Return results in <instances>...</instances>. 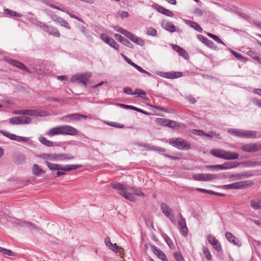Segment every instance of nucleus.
<instances>
[{"label": "nucleus", "mask_w": 261, "mask_h": 261, "mask_svg": "<svg viewBox=\"0 0 261 261\" xmlns=\"http://www.w3.org/2000/svg\"><path fill=\"white\" fill-rule=\"evenodd\" d=\"M241 149L246 152H257L261 150V144L259 142L247 143L242 145Z\"/></svg>", "instance_id": "0eeeda50"}, {"label": "nucleus", "mask_w": 261, "mask_h": 261, "mask_svg": "<svg viewBox=\"0 0 261 261\" xmlns=\"http://www.w3.org/2000/svg\"><path fill=\"white\" fill-rule=\"evenodd\" d=\"M74 159L72 155L68 154H57V160H69Z\"/></svg>", "instance_id": "e433bc0d"}, {"label": "nucleus", "mask_w": 261, "mask_h": 261, "mask_svg": "<svg viewBox=\"0 0 261 261\" xmlns=\"http://www.w3.org/2000/svg\"><path fill=\"white\" fill-rule=\"evenodd\" d=\"M230 134L245 139L261 138V133L254 130L230 128L227 130Z\"/></svg>", "instance_id": "f257e3e1"}, {"label": "nucleus", "mask_w": 261, "mask_h": 261, "mask_svg": "<svg viewBox=\"0 0 261 261\" xmlns=\"http://www.w3.org/2000/svg\"><path fill=\"white\" fill-rule=\"evenodd\" d=\"M40 156L45 160H49L51 161L57 160V154L43 153L41 154Z\"/></svg>", "instance_id": "58836bf2"}, {"label": "nucleus", "mask_w": 261, "mask_h": 261, "mask_svg": "<svg viewBox=\"0 0 261 261\" xmlns=\"http://www.w3.org/2000/svg\"><path fill=\"white\" fill-rule=\"evenodd\" d=\"M162 76L165 78L174 79L178 78L182 76L183 73L181 72H164L163 73Z\"/></svg>", "instance_id": "412c9836"}, {"label": "nucleus", "mask_w": 261, "mask_h": 261, "mask_svg": "<svg viewBox=\"0 0 261 261\" xmlns=\"http://www.w3.org/2000/svg\"><path fill=\"white\" fill-rule=\"evenodd\" d=\"M100 38L106 43L109 45L111 47L114 48L117 50L119 49V45L112 38L109 37L105 33H102L100 35Z\"/></svg>", "instance_id": "1a4fd4ad"}, {"label": "nucleus", "mask_w": 261, "mask_h": 261, "mask_svg": "<svg viewBox=\"0 0 261 261\" xmlns=\"http://www.w3.org/2000/svg\"><path fill=\"white\" fill-rule=\"evenodd\" d=\"M126 37L136 44L141 46H143L145 45V41L141 38L136 36L130 32L128 33Z\"/></svg>", "instance_id": "a211bd4d"}, {"label": "nucleus", "mask_w": 261, "mask_h": 261, "mask_svg": "<svg viewBox=\"0 0 261 261\" xmlns=\"http://www.w3.org/2000/svg\"><path fill=\"white\" fill-rule=\"evenodd\" d=\"M149 246L152 249V252L161 260L163 261H168V259L165 254L160 249L155 246L149 244Z\"/></svg>", "instance_id": "2eb2a0df"}, {"label": "nucleus", "mask_w": 261, "mask_h": 261, "mask_svg": "<svg viewBox=\"0 0 261 261\" xmlns=\"http://www.w3.org/2000/svg\"><path fill=\"white\" fill-rule=\"evenodd\" d=\"M123 92L130 95H133L134 92L131 88L127 87L123 89Z\"/></svg>", "instance_id": "680f3d73"}, {"label": "nucleus", "mask_w": 261, "mask_h": 261, "mask_svg": "<svg viewBox=\"0 0 261 261\" xmlns=\"http://www.w3.org/2000/svg\"><path fill=\"white\" fill-rule=\"evenodd\" d=\"M217 175L210 173H199L193 175V179L198 181H211L217 178Z\"/></svg>", "instance_id": "6e6552de"}, {"label": "nucleus", "mask_w": 261, "mask_h": 261, "mask_svg": "<svg viewBox=\"0 0 261 261\" xmlns=\"http://www.w3.org/2000/svg\"><path fill=\"white\" fill-rule=\"evenodd\" d=\"M197 38L200 42L210 48H213L214 46V44L212 41L202 35H197Z\"/></svg>", "instance_id": "5701e85b"}, {"label": "nucleus", "mask_w": 261, "mask_h": 261, "mask_svg": "<svg viewBox=\"0 0 261 261\" xmlns=\"http://www.w3.org/2000/svg\"><path fill=\"white\" fill-rule=\"evenodd\" d=\"M0 133L1 134L3 135L4 136H5V137L8 138L10 140L17 141V138H18V136L17 135H16L13 134H11L6 130H2V129L0 130Z\"/></svg>", "instance_id": "72a5a7b5"}, {"label": "nucleus", "mask_w": 261, "mask_h": 261, "mask_svg": "<svg viewBox=\"0 0 261 261\" xmlns=\"http://www.w3.org/2000/svg\"><path fill=\"white\" fill-rule=\"evenodd\" d=\"M225 237L227 240L233 245L238 247H240L242 245L241 241L239 239L236 238L231 232L228 231L226 232L225 233Z\"/></svg>", "instance_id": "f8f14e48"}, {"label": "nucleus", "mask_w": 261, "mask_h": 261, "mask_svg": "<svg viewBox=\"0 0 261 261\" xmlns=\"http://www.w3.org/2000/svg\"><path fill=\"white\" fill-rule=\"evenodd\" d=\"M206 168L209 169L221 170L220 165H207L206 166Z\"/></svg>", "instance_id": "e2e57ef3"}, {"label": "nucleus", "mask_w": 261, "mask_h": 261, "mask_svg": "<svg viewBox=\"0 0 261 261\" xmlns=\"http://www.w3.org/2000/svg\"><path fill=\"white\" fill-rule=\"evenodd\" d=\"M162 26L166 30L171 33H173L175 32H181L180 29H177L176 27L171 22L168 21L167 20H163L162 22Z\"/></svg>", "instance_id": "9b49d317"}, {"label": "nucleus", "mask_w": 261, "mask_h": 261, "mask_svg": "<svg viewBox=\"0 0 261 261\" xmlns=\"http://www.w3.org/2000/svg\"><path fill=\"white\" fill-rule=\"evenodd\" d=\"M246 54L261 64V54L254 50H249L246 53Z\"/></svg>", "instance_id": "393cba45"}, {"label": "nucleus", "mask_w": 261, "mask_h": 261, "mask_svg": "<svg viewBox=\"0 0 261 261\" xmlns=\"http://www.w3.org/2000/svg\"><path fill=\"white\" fill-rule=\"evenodd\" d=\"M169 143L175 148L181 150H188L191 149L190 142L181 138H172L169 139Z\"/></svg>", "instance_id": "f03ea898"}, {"label": "nucleus", "mask_w": 261, "mask_h": 261, "mask_svg": "<svg viewBox=\"0 0 261 261\" xmlns=\"http://www.w3.org/2000/svg\"><path fill=\"white\" fill-rule=\"evenodd\" d=\"M253 181L251 180H243L236 182L228 185L222 186V188L225 190L243 189L253 185Z\"/></svg>", "instance_id": "39448f33"}, {"label": "nucleus", "mask_w": 261, "mask_h": 261, "mask_svg": "<svg viewBox=\"0 0 261 261\" xmlns=\"http://www.w3.org/2000/svg\"><path fill=\"white\" fill-rule=\"evenodd\" d=\"M45 163L50 170L69 171L75 170L82 167L81 165H67L63 166L61 164H54L47 161H46Z\"/></svg>", "instance_id": "20e7f679"}, {"label": "nucleus", "mask_w": 261, "mask_h": 261, "mask_svg": "<svg viewBox=\"0 0 261 261\" xmlns=\"http://www.w3.org/2000/svg\"><path fill=\"white\" fill-rule=\"evenodd\" d=\"M128 189L132 190L134 192V194L139 196H145V194L141 191L140 189H138L135 187H128Z\"/></svg>", "instance_id": "49530a36"}, {"label": "nucleus", "mask_w": 261, "mask_h": 261, "mask_svg": "<svg viewBox=\"0 0 261 261\" xmlns=\"http://www.w3.org/2000/svg\"><path fill=\"white\" fill-rule=\"evenodd\" d=\"M45 32L56 37H59L60 36V33L58 30L52 26L48 25L46 28Z\"/></svg>", "instance_id": "cd10ccee"}, {"label": "nucleus", "mask_w": 261, "mask_h": 261, "mask_svg": "<svg viewBox=\"0 0 261 261\" xmlns=\"http://www.w3.org/2000/svg\"><path fill=\"white\" fill-rule=\"evenodd\" d=\"M173 256L176 261H185L182 254L179 252H175Z\"/></svg>", "instance_id": "864d4df0"}, {"label": "nucleus", "mask_w": 261, "mask_h": 261, "mask_svg": "<svg viewBox=\"0 0 261 261\" xmlns=\"http://www.w3.org/2000/svg\"><path fill=\"white\" fill-rule=\"evenodd\" d=\"M251 101L253 103L261 108V100H258L256 98H252Z\"/></svg>", "instance_id": "338daca9"}, {"label": "nucleus", "mask_w": 261, "mask_h": 261, "mask_svg": "<svg viewBox=\"0 0 261 261\" xmlns=\"http://www.w3.org/2000/svg\"><path fill=\"white\" fill-rule=\"evenodd\" d=\"M162 237L164 238L166 243L168 244L170 248L173 249L174 247V244L173 243L171 239L165 233L162 234Z\"/></svg>", "instance_id": "a18cd8bd"}, {"label": "nucleus", "mask_w": 261, "mask_h": 261, "mask_svg": "<svg viewBox=\"0 0 261 261\" xmlns=\"http://www.w3.org/2000/svg\"><path fill=\"white\" fill-rule=\"evenodd\" d=\"M134 95H138V96L145 98L144 96L146 95V92L140 89H136L134 92Z\"/></svg>", "instance_id": "09e8293b"}, {"label": "nucleus", "mask_w": 261, "mask_h": 261, "mask_svg": "<svg viewBox=\"0 0 261 261\" xmlns=\"http://www.w3.org/2000/svg\"><path fill=\"white\" fill-rule=\"evenodd\" d=\"M24 115H28L33 116H44L46 115L45 112L38 111L36 110H24Z\"/></svg>", "instance_id": "aec40b11"}, {"label": "nucleus", "mask_w": 261, "mask_h": 261, "mask_svg": "<svg viewBox=\"0 0 261 261\" xmlns=\"http://www.w3.org/2000/svg\"><path fill=\"white\" fill-rule=\"evenodd\" d=\"M49 136L62 135L61 125L50 129L47 133Z\"/></svg>", "instance_id": "c85d7f7f"}, {"label": "nucleus", "mask_w": 261, "mask_h": 261, "mask_svg": "<svg viewBox=\"0 0 261 261\" xmlns=\"http://www.w3.org/2000/svg\"><path fill=\"white\" fill-rule=\"evenodd\" d=\"M109 124L111 126H115L118 128H123L124 126L123 124L113 122L109 123Z\"/></svg>", "instance_id": "69168bd1"}, {"label": "nucleus", "mask_w": 261, "mask_h": 261, "mask_svg": "<svg viewBox=\"0 0 261 261\" xmlns=\"http://www.w3.org/2000/svg\"><path fill=\"white\" fill-rule=\"evenodd\" d=\"M29 140V138L25 137L18 136L17 141L19 142H28Z\"/></svg>", "instance_id": "0e129e2a"}, {"label": "nucleus", "mask_w": 261, "mask_h": 261, "mask_svg": "<svg viewBox=\"0 0 261 261\" xmlns=\"http://www.w3.org/2000/svg\"><path fill=\"white\" fill-rule=\"evenodd\" d=\"M211 153L214 156L225 160H234L239 158L238 153L226 151L222 149H213L211 150Z\"/></svg>", "instance_id": "7ed1b4c3"}, {"label": "nucleus", "mask_w": 261, "mask_h": 261, "mask_svg": "<svg viewBox=\"0 0 261 261\" xmlns=\"http://www.w3.org/2000/svg\"><path fill=\"white\" fill-rule=\"evenodd\" d=\"M105 244L107 245V246L111 250L114 251V252L117 253L119 252V248L117 246L116 244H113L111 242L110 238L109 237H107L106 238L105 240Z\"/></svg>", "instance_id": "4be33fe9"}, {"label": "nucleus", "mask_w": 261, "mask_h": 261, "mask_svg": "<svg viewBox=\"0 0 261 261\" xmlns=\"http://www.w3.org/2000/svg\"><path fill=\"white\" fill-rule=\"evenodd\" d=\"M239 163L237 162H228L220 165L221 170H225L236 168L238 167Z\"/></svg>", "instance_id": "bb28decb"}, {"label": "nucleus", "mask_w": 261, "mask_h": 261, "mask_svg": "<svg viewBox=\"0 0 261 261\" xmlns=\"http://www.w3.org/2000/svg\"><path fill=\"white\" fill-rule=\"evenodd\" d=\"M131 108H132V110H134V111H137L138 112L144 114L145 115H150V113H148V112H146V111H144V110H143L142 109L138 108L137 107H135L133 106V107H132Z\"/></svg>", "instance_id": "052dcab7"}, {"label": "nucleus", "mask_w": 261, "mask_h": 261, "mask_svg": "<svg viewBox=\"0 0 261 261\" xmlns=\"http://www.w3.org/2000/svg\"><path fill=\"white\" fill-rule=\"evenodd\" d=\"M208 242L212 245L215 250L219 252L222 250L221 244L216 238L212 235H208L207 237Z\"/></svg>", "instance_id": "4468645a"}, {"label": "nucleus", "mask_w": 261, "mask_h": 261, "mask_svg": "<svg viewBox=\"0 0 261 261\" xmlns=\"http://www.w3.org/2000/svg\"><path fill=\"white\" fill-rule=\"evenodd\" d=\"M127 190H125L122 192H119L118 193L122 195L125 199L129 200L131 201H133L135 200L134 195L127 192Z\"/></svg>", "instance_id": "c9c22d12"}, {"label": "nucleus", "mask_w": 261, "mask_h": 261, "mask_svg": "<svg viewBox=\"0 0 261 261\" xmlns=\"http://www.w3.org/2000/svg\"><path fill=\"white\" fill-rule=\"evenodd\" d=\"M111 186L115 189L119 190V192H122L125 190H128V187H126L124 185L119 182H112L111 184Z\"/></svg>", "instance_id": "7c9ffc66"}, {"label": "nucleus", "mask_w": 261, "mask_h": 261, "mask_svg": "<svg viewBox=\"0 0 261 261\" xmlns=\"http://www.w3.org/2000/svg\"><path fill=\"white\" fill-rule=\"evenodd\" d=\"M122 56L124 58V59L125 61L128 63L129 64L131 65L132 66H133V65H135L136 64L134 63L130 59L124 56V55L122 54Z\"/></svg>", "instance_id": "774afa93"}, {"label": "nucleus", "mask_w": 261, "mask_h": 261, "mask_svg": "<svg viewBox=\"0 0 261 261\" xmlns=\"http://www.w3.org/2000/svg\"><path fill=\"white\" fill-rule=\"evenodd\" d=\"M195 190L198 192L212 194V195H215L218 196H224V194H223L222 193L216 192L212 190H206V189H201V188H197Z\"/></svg>", "instance_id": "473e14b6"}, {"label": "nucleus", "mask_w": 261, "mask_h": 261, "mask_svg": "<svg viewBox=\"0 0 261 261\" xmlns=\"http://www.w3.org/2000/svg\"><path fill=\"white\" fill-rule=\"evenodd\" d=\"M161 209L163 213L168 218L173 214L172 208L166 203H162L161 204Z\"/></svg>", "instance_id": "6ab92c4d"}, {"label": "nucleus", "mask_w": 261, "mask_h": 261, "mask_svg": "<svg viewBox=\"0 0 261 261\" xmlns=\"http://www.w3.org/2000/svg\"><path fill=\"white\" fill-rule=\"evenodd\" d=\"M114 30L120 33L121 34H123V35H124L126 37L127 36L128 33L129 32L127 31V30L123 29V28L119 27H115Z\"/></svg>", "instance_id": "8fccbe9b"}, {"label": "nucleus", "mask_w": 261, "mask_h": 261, "mask_svg": "<svg viewBox=\"0 0 261 261\" xmlns=\"http://www.w3.org/2000/svg\"><path fill=\"white\" fill-rule=\"evenodd\" d=\"M155 8L156 9V10L160 13L165 15H166L167 16H169V17H173V15H174V14L173 13L168 10V9H165V8L162 7L161 6H160L159 5H156L155 6Z\"/></svg>", "instance_id": "b1692460"}, {"label": "nucleus", "mask_w": 261, "mask_h": 261, "mask_svg": "<svg viewBox=\"0 0 261 261\" xmlns=\"http://www.w3.org/2000/svg\"><path fill=\"white\" fill-rule=\"evenodd\" d=\"M114 37L117 41L120 42L123 45L130 48H134V45L129 40L123 37L121 35L116 34L114 35Z\"/></svg>", "instance_id": "f3484780"}, {"label": "nucleus", "mask_w": 261, "mask_h": 261, "mask_svg": "<svg viewBox=\"0 0 261 261\" xmlns=\"http://www.w3.org/2000/svg\"><path fill=\"white\" fill-rule=\"evenodd\" d=\"M147 34L151 36H156L157 35V32L154 29L149 27L147 28Z\"/></svg>", "instance_id": "603ef678"}, {"label": "nucleus", "mask_w": 261, "mask_h": 261, "mask_svg": "<svg viewBox=\"0 0 261 261\" xmlns=\"http://www.w3.org/2000/svg\"><path fill=\"white\" fill-rule=\"evenodd\" d=\"M25 162V157L22 153L18 154L15 160V163L17 164H23Z\"/></svg>", "instance_id": "4c0bfd02"}, {"label": "nucleus", "mask_w": 261, "mask_h": 261, "mask_svg": "<svg viewBox=\"0 0 261 261\" xmlns=\"http://www.w3.org/2000/svg\"><path fill=\"white\" fill-rule=\"evenodd\" d=\"M207 36L214 39L217 43L225 45L224 43L217 36L211 33H207Z\"/></svg>", "instance_id": "de8ad7c7"}, {"label": "nucleus", "mask_w": 261, "mask_h": 261, "mask_svg": "<svg viewBox=\"0 0 261 261\" xmlns=\"http://www.w3.org/2000/svg\"><path fill=\"white\" fill-rule=\"evenodd\" d=\"M9 63L19 69H22L26 71H28L27 67L23 63L19 62L18 61L11 60L9 61Z\"/></svg>", "instance_id": "c756f323"}, {"label": "nucleus", "mask_w": 261, "mask_h": 261, "mask_svg": "<svg viewBox=\"0 0 261 261\" xmlns=\"http://www.w3.org/2000/svg\"><path fill=\"white\" fill-rule=\"evenodd\" d=\"M87 118V116L86 115L78 113H74L64 116L62 119L66 121H76L80 120L81 118L86 119Z\"/></svg>", "instance_id": "dca6fc26"}, {"label": "nucleus", "mask_w": 261, "mask_h": 261, "mask_svg": "<svg viewBox=\"0 0 261 261\" xmlns=\"http://www.w3.org/2000/svg\"><path fill=\"white\" fill-rule=\"evenodd\" d=\"M59 24L61 26L65 27L67 29H70V25L69 24L68 22L65 20L63 19V18H62L61 20L60 21Z\"/></svg>", "instance_id": "13d9d810"}, {"label": "nucleus", "mask_w": 261, "mask_h": 261, "mask_svg": "<svg viewBox=\"0 0 261 261\" xmlns=\"http://www.w3.org/2000/svg\"><path fill=\"white\" fill-rule=\"evenodd\" d=\"M32 172L33 174L38 176L41 174L43 172V171L39 168L38 165L34 164L32 167Z\"/></svg>", "instance_id": "c03bdc74"}, {"label": "nucleus", "mask_w": 261, "mask_h": 261, "mask_svg": "<svg viewBox=\"0 0 261 261\" xmlns=\"http://www.w3.org/2000/svg\"><path fill=\"white\" fill-rule=\"evenodd\" d=\"M19 124H28L31 122V118L27 116H18Z\"/></svg>", "instance_id": "ea45409f"}, {"label": "nucleus", "mask_w": 261, "mask_h": 261, "mask_svg": "<svg viewBox=\"0 0 261 261\" xmlns=\"http://www.w3.org/2000/svg\"><path fill=\"white\" fill-rule=\"evenodd\" d=\"M91 76L92 73L89 72L84 73H77L71 77V81L72 83H82L86 86L88 81Z\"/></svg>", "instance_id": "423d86ee"}, {"label": "nucleus", "mask_w": 261, "mask_h": 261, "mask_svg": "<svg viewBox=\"0 0 261 261\" xmlns=\"http://www.w3.org/2000/svg\"><path fill=\"white\" fill-rule=\"evenodd\" d=\"M39 141L44 145L47 147H53L54 146V143L52 141L47 140L45 137H40L39 138Z\"/></svg>", "instance_id": "a19ab883"}, {"label": "nucleus", "mask_w": 261, "mask_h": 261, "mask_svg": "<svg viewBox=\"0 0 261 261\" xmlns=\"http://www.w3.org/2000/svg\"><path fill=\"white\" fill-rule=\"evenodd\" d=\"M2 253H3L4 254L8 255L9 256L14 255V253L11 250L4 248L2 250Z\"/></svg>", "instance_id": "bf43d9fd"}, {"label": "nucleus", "mask_w": 261, "mask_h": 261, "mask_svg": "<svg viewBox=\"0 0 261 261\" xmlns=\"http://www.w3.org/2000/svg\"><path fill=\"white\" fill-rule=\"evenodd\" d=\"M188 24L195 31L201 33L202 32V28L196 22L189 21Z\"/></svg>", "instance_id": "37998d69"}, {"label": "nucleus", "mask_w": 261, "mask_h": 261, "mask_svg": "<svg viewBox=\"0 0 261 261\" xmlns=\"http://www.w3.org/2000/svg\"><path fill=\"white\" fill-rule=\"evenodd\" d=\"M20 225L21 226L27 227L30 228V229H32L33 228L36 229H40L39 228H38L37 226H35L34 224L29 221H22L20 223Z\"/></svg>", "instance_id": "79ce46f5"}, {"label": "nucleus", "mask_w": 261, "mask_h": 261, "mask_svg": "<svg viewBox=\"0 0 261 261\" xmlns=\"http://www.w3.org/2000/svg\"><path fill=\"white\" fill-rule=\"evenodd\" d=\"M250 206L255 210L261 209V199H255L250 202Z\"/></svg>", "instance_id": "2f4dec72"}, {"label": "nucleus", "mask_w": 261, "mask_h": 261, "mask_svg": "<svg viewBox=\"0 0 261 261\" xmlns=\"http://www.w3.org/2000/svg\"><path fill=\"white\" fill-rule=\"evenodd\" d=\"M4 13L7 15H9L11 17H21L22 14L18 13L16 11L10 10L9 9H6L4 10Z\"/></svg>", "instance_id": "f704fd0d"}, {"label": "nucleus", "mask_w": 261, "mask_h": 261, "mask_svg": "<svg viewBox=\"0 0 261 261\" xmlns=\"http://www.w3.org/2000/svg\"><path fill=\"white\" fill-rule=\"evenodd\" d=\"M172 48L174 51L178 53L180 56L185 59H187L188 56V53L182 48L175 44H172Z\"/></svg>", "instance_id": "a878e982"}, {"label": "nucleus", "mask_w": 261, "mask_h": 261, "mask_svg": "<svg viewBox=\"0 0 261 261\" xmlns=\"http://www.w3.org/2000/svg\"><path fill=\"white\" fill-rule=\"evenodd\" d=\"M61 129L62 135L74 136L78 134V130L70 125H61Z\"/></svg>", "instance_id": "9d476101"}, {"label": "nucleus", "mask_w": 261, "mask_h": 261, "mask_svg": "<svg viewBox=\"0 0 261 261\" xmlns=\"http://www.w3.org/2000/svg\"><path fill=\"white\" fill-rule=\"evenodd\" d=\"M179 124L177 122L173 121V120H168V124H167L168 127H169L171 128H174L176 126H179Z\"/></svg>", "instance_id": "5fc2aeb1"}, {"label": "nucleus", "mask_w": 261, "mask_h": 261, "mask_svg": "<svg viewBox=\"0 0 261 261\" xmlns=\"http://www.w3.org/2000/svg\"><path fill=\"white\" fill-rule=\"evenodd\" d=\"M9 122L12 125L19 124L18 117H14L9 120Z\"/></svg>", "instance_id": "6e6d98bb"}, {"label": "nucleus", "mask_w": 261, "mask_h": 261, "mask_svg": "<svg viewBox=\"0 0 261 261\" xmlns=\"http://www.w3.org/2000/svg\"><path fill=\"white\" fill-rule=\"evenodd\" d=\"M178 229L181 233L184 236H187L188 232V229L187 227L186 220L180 215L179 220L178 221Z\"/></svg>", "instance_id": "ddd939ff"}, {"label": "nucleus", "mask_w": 261, "mask_h": 261, "mask_svg": "<svg viewBox=\"0 0 261 261\" xmlns=\"http://www.w3.org/2000/svg\"><path fill=\"white\" fill-rule=\"evenodd\" d=\"M168 120L169 119L165 118H158L156 121L159 124H162L164 126H167Z\"/></svg>", "instance_id": "4d7b16f0"}, {"label": "nucleus", "mask_w": 261, "mask_h": 261, "mask_svg": "<svg viewBox=\"0 0 261 261\" xmlns=\"http://www.w3.org/2000/svg\"><path fill=\"white\" fill-rule=\"evenodd\" d=\"M203 253L204 254L207 260H211L212 259V255L211 254L208 250V249L206 247H203Z\"/></svg>", "instance_id": "3c124183"}]
</instances>
